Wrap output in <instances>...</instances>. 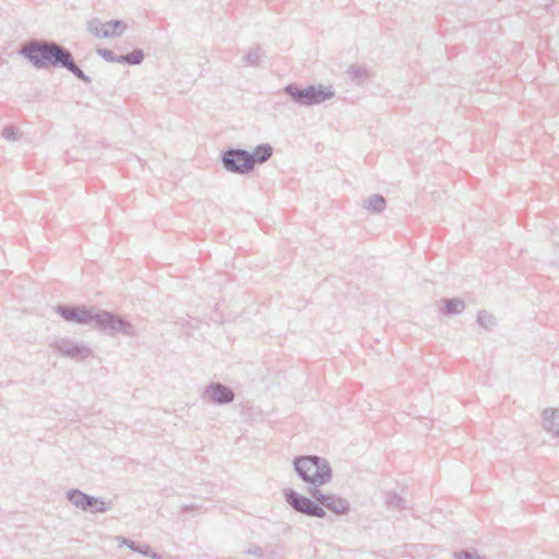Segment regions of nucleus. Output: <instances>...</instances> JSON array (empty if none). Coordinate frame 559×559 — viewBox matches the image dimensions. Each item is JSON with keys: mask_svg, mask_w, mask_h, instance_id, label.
I'll return each mask as SVG.
<instances>
[{"mask_svg": "<svg viewBox=\"0 0 559 559\" xmlns=\"http://www.w3.org/2000/svg\"><path fill=\"white\" fill-rule=\"evenodd\" d=\"M69 50L53 40L32 39L22 45L20 55L36 69L61 68Z\"/></svg>", "mask_w": 559, "mask_h": 559, "instance_id": "nucleus-1", "label": "nucleus"}, {"mask_svg": "<svg viewBox=\"0 0 559 559\" xmlns=\"http://www.w3.org/2000/svg\"><path fill=\"white\" fill-rule=\"evenodd\" d=\"M297 476L310 488L319 489L332 480L333 472L329 461L318 455H300L294 459Z\"/></svg>", "mask_w": 559, "mask_h": 559, "instance_id": "nucleus-2", "label": "nucleus"}, {"mask_svg": "<svg viewBox=\"0 0 559 559\" xmlns=\"http://www.w3.org/2000/svg\"><path fill=\"white\" fill-rule=\"evenodd\" d=\"M283 92L292 98V100L304 107L320 105L335 96V91L332 86H324L322 84L309 85L305 88L299 87L295 83L287 84Z\"/></svg>", "mask_w": 559, "mask_h": 559, "instance_id": "nucleus-3", "label": "nucleus"}, {"mask_svg": "<svg viewBox=\"0 0 559 559\" xmlns=\"http://www.w3.org/2000/svg\"><path fill=\"white\" fill-rule=\"evenodd\" d=\"M95 328L110 336L119 333L128 337L136 336V329L132 323L106 310L97 311Z\"/></svg>", "mask_w": 559, "mask_h": 559, "instance_id": "nucleus-4", "label": "nucleus"}, {"mask_svg": "<svg viewBox=\"0 0 559 559\" xmlns=\"http://www.w3.org/2000/svg\"><path fill=\"white\" fill-rule=\"evenodd\" d=\"M222 165L230 174L248 175L253 170L250 152L243 148H228L222 153Z\"/></svg>", "mask_w": 559, "mask_h": 559, "instance_id": "nucleus-5", "label": "nucleus"}, {"mask_svg": "<svg viewBox=\"0 0 559 559\" xmlns=\"http://www.w3.org/2000/svg\"><path fill=\"white\" fill-rule=\"evenodd\" d=\"M66 497L75 508L86 512L105 513L112 507L111 500L106 501L100 497L90 496L80 489L68 490Z\"/></svg>", "mask_w": 559, "mask_h": 559, "instance_id": "nucleus-6", "label": "nucleus"}, {"mask_svg": "<svg viewBox=\"0 0 559 559\" xmlns=\"http://www.w3.org/2000/svg\"><path fill=\"white\" fill-rule=\"evenodd\" d=\"M284 497L285 501L296 512L318 519H323L326 515L325 510L320 506L318 501H313L312 499L300 495L292 488L284 490Z\"/></svg>", "mask_w": 559, "mask_h": 559, "instance_id": "nucleus-7", "label": "nucleus"}, {"mask_svg": "<svg viewBox=\"0 0 559 559\" xmlns=\"http://www.w3.org/2000/svg\"><path fill=\"white\" fill-rule=\"evenodd\" d=\"M55 311L67 322L76 324L96 323L97 312L85 306L58 305Z\"/></svg>", "mask_w": 559, "mask_h": 559, "instance_id": "nucleus-8", "label": "nucleus"}, {"mask_svg": "<svg viewBox=\"0 0 559 559\" xmlns=\"http://www.w3.org/2000/svg\"><path fill=\"white\" fill-rule=\"evenodd\" d=\"M50 346L62 356H67L75 361H81L92 356V349L87 345L76 343L70 338L56 340Z\"/></svg>", "mask_w": 559, "mask_h": 559, "instance_id": "nucleus-9", "label": "nucleus"}, {"mask_svg": "<svg viewBox=\"0 0 559 559\" xmlns=\"http://www.w3.org/2000/svg\"><path fill=\"white\" fill-rule=\"evenodd\" d=\"M309 493L311 498L318 501L322 508H326L337 515H345L350 510L348 500L338 496L332 493L324 495L320 489L317 488H309Z\"/></svg>", "mask_w": 559, "mask_h": 559, "instance_id": "nucleus-10", "label": "nucleus"}, {"mask_svg": "<svg viewBox=\"0 0 559 559\" xmlns=\"http://www.w3.org/2000/svg\"><path fill=\"white\" fill-rule=\"evenodd\" d=\"M127 29V24L120 20L102 23L94 19L88 22L87 31L98 38L119 37Z\"/></svg>", "mask_w": 559, "mask_h": 559, "instance_id": "nucleus-11", "label": "nucleus"}, {"mask_svg": "<svg viewBox=\"0 0 559 559\" xmlns=\"http://www.w3.org/2000/svg\"><path fill=\"white\" fill-rule=\"evenodd\" d=\"M202 399L215 405H226L235 400V393L221 382H211L204 388Z\"/></svg>", "mask_w": 559, "mask_h": 559, "instance_id": "nucleus-12", "label": "nucleus"}, {"mask_svg": "<svg viewBox=\"0 0 559 559\" xmlns=\"http://www.w3.org/2000/svg\"><path fill=\"white\" fill-rule=\"evenodd\" d=\"M346 74L356 85H364L371 78L370 71L360 64H353L346 70Z\"/></svg>", "mask_w": 559, "mask_h": 559, "instance_id": "nucleus-13", "label": "nucleus"}, {"mask_svg": "<svg viewBox=\"0 0 559 559\" xmlns=\"http://www.w3.org/2000/svg\"><path fill=\"white\" fill-rule=\"evenodd\" d=\"M544 428L555 437H559V408L545 409L543 413Z\"/></svg>", "mask_w": 559, "mask_h": 559, "instance_id": "nucleus-14", "label": "nucleus"}, {"mask_svg": "<svg viewBox=\"0 0 559 559\" xmlns=\"http://www.w3.org/2000/svg\"><path fill=\"white\" fill-rule=\"evenodd\" d=\"M61 68L67 69L71 72L76 79L83 81L84 83H91V78L86 75L75 63L72 53L69 51Z\"/></svg>", "mask_w": 559, "mask_h": 559, "instance_id": "nucleus-15", "label": "nucleus"}, {"mask_svg": "<svg viewBox=\"0 0 559 559\" xmlns=\"http://www.w3.org/2000/svg\"><path fill=\"white\" fill-rule=\"evenodd\" d=\"M385 206L386 201L384 197L378 193L371 194L364 201V209L376 214L382 213Z\"/></svg>", "mask_w": 559, "mask_h": 559, "instance_id": "nucleus-16", "label": "nucleus"}, {"mask_svg": "<svg viewBox=\"0 0 559 559\" xmlns=\"http://www.w3.org/2000/svg\"><path fill=\"white\" fill-rule=\"evenodd\" d=\"M442 302L444 305L442 312L447 316L460 314L466 308L464 300L461 298H444Z\"/></svg>", "mask_w": 559, "mask_h": 559, "instance_id": "nucleus-17", "label": "nucleus"}, {"mask_svg": "<svg viewBox=\"0 0 559 559\" xmlns=\"http://www.w3.org/2000/svg\"><path fill=\"white\" fill-rule=\"evenodd\" d=\"M273 154V147L265 143L258 145L252 153H250L253 166L255 163L263 164L267 162Z\"/></svg>", "mask_w": 559, "mask_h": 559, "instance_id": "nucleus-18", "label": "nucleus"}, {"mask_svg": "<svg viewBox=\"0 0 559 559\" xmlns=\"http://www.w3.org/2000/svg\"><path fill=\"white\" fill-rule=\"evenodd\" d=\"M385 504L389 508L399 509V510L406 508L404 498H402L396 492H392V491H389L385 493Z\"/></svg>", "mask_w": 559, "mask_h": 559, "instance_id": "nucleus-19", "label": "nucleus"}, {"mask_svg": "<svg viewBox=\"0 0 559 559\" xmlns=\"http://www.w3.org/2000/svg\"><path fill=\"white\" fill-rule=\"evenodd\" d=\"M477 323L486 330L496 325L495 317L486 310H479L477 313Z\"/></svg>", "mask_w": 559, "mask_h": 559, "instance_id": "nucleus-20", "label": "nucleus"}, {"mask_svg": "<svg viewBox=\"0 0 559 559\" xmlns=\"http://www.w3.org/2000/svg\"><path fill=\"white\" fill-rule=\"evenodd\" d=\"M243 60L247 66L258 67L260 63V48H251L243 57Z\"/></svg>", "mask_w": 559, "mask_h": 559, "instance_id": "nucleus-21", "label": "nucleus"}, {"mask_svg": "<svg viewBox=\"0 0 559 559\" xmlns=\"http://www.w3.org/2000/svg\"><path fill=\"white\" fill-rule=\"evenodd\" d=\"M134 551L143 556L151 557L152 559H162V556L153 551L147 544L135 545Z\"/></svg>", "mask_w": 559, "mask_h": 559, "instance_id": "nucleus-22", "label": "nucleus"}, {"mask_svg": "<svg viewBox=\"0 0 559 559\" xmlns=\"http://www.w3.org/2000/svg\"><path fill=\"white\" fill-rule=\"evenodd\" d=\"M128 55V64H140L144 59L143 50L134 49Z\"/></svg>", "mask_w": 559, "mask_h": 559, "instance_id": "nucleus-23", "label": "nucleus"}, {"mask_svg": "<svg viewBox=\"0 0 559 559\" xmlns=\"http://www.w3.org/2000/svg\"><path fill=\"white\" fill-rule=\"evenodd\" d=\"M2 136L8 141H16L19 139L14 127L8 126L2 131Z\"/></svg>", "mask_w": 559, "mask_h": 559, "instance_id": "nucleus-24", "label": "nucleus"}, {"mask_svg": "<svg viewBox=\"0 0 559 559\" xmlns=\"http://www.w3.org/2000/svg\"><path fill=\"white\" fill-rule=\"evenodd\" d=\"M98 56H100L103 59H105L108 62H115L116 55L107 48H98L97 49Z\"/></svg>", "mask_w": 559, "mask_h": 559, "instance_id": "nucleus-25", "label": "nucleus"}, {"mask_svg": "<svg viewBox=\"0 0 559 559\" xmlns=\"http://www.w3.org/2000/svg\"><path fill=\"white\" fill-rule=\"evenodd\" d=\"M245 554L254 556L257 558H262L264 556V551L260 546H252L245 550Z\"/></svg>", "mask_w": 559, "mask_h": 559, "instance_id": "nucleus-26", "label": "nucleus"}, {"mask_svg": "<svg viewBox=\"0 0 559 559\" xmlns=\"http://www.w3.org/2000/svg\"><path fill=\"white\" fill-rule=\"evenodd\" d=\"M117 540L119 542L120 546H127L128 548L134 551L136 544L133 540L121 536H118Z\"/></svg>", "mask_w": 559, "mask_h": 559, "instance_id": "nucleus-27", "label": "nucleus"}, {"mask_svg": "<svg viewBox=\"0 0 559 559\" xmlns=\"http://www.w3.org/2000/svg\"><path fill=\"white\" fill-rule=\"evenodd\" d=\"M455 557L457 559H475V555H473L472 552H469L467 550L455 552Z\"/></svg>", "mask_w": 559, "mask_h": 559, "instance_id": "nucleus-28", "label": "nucleus"}, {"mask_svg": "<svg viewBox=\"0 0 559 559\" xmlns=\"http://www.w3.org/2000/svg\"><path fill=\"white\" fill-rule=\"evenodd\" d=\"M115 62L128 63V55L126 53V55L116 56Z\"/></svg>", "mask_w": 559, "mask_h": 559, "instance_id": "nucleus-29", "label": "nucleus"}, {"mask_svg": "<svg viewBox=\"0 0 559 559\" xmlns=\"http://www.w3.org/2000/svg\"><path fill=\"white\" fill-rule=\"evenodd\" d=\"M195 509H197V507H195V506H193V504H187V506H183V507H182V512H183V513H185V512H190V511H193V510H195Z\"/></svg>", "mask_w": 559, "mask_h": 559, "instance_id": "nucleus-30", "label": "nucleus"}, {"mask_svg": "<svg viewBox=\"0 0 559 559\" xmlns=\"http://www.w3.org/2000/svg\"><path fill=\"white\" fill-rule=\"evenodd\" d=\"M475 559H480L479 557H475Z\"/></svg>", "mask_w": 559, "mask_h": 559, "instance_id": "nucleus-31", "label": "nucleus"}]
</instances>
